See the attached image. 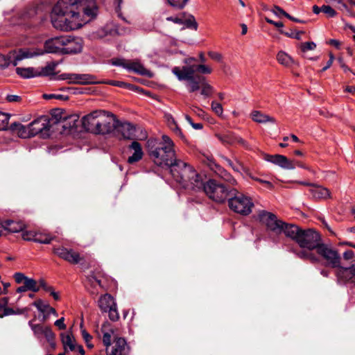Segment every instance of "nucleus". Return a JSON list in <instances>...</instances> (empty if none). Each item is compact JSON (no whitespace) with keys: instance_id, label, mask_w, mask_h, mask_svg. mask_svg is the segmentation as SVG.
I'll return each mask as SVG.
<instances>
[{"instance_id":"nucleus-1","label":"nucleus","mask_w":355,"mask_h":355,"mask_svg":"<svg viewBox=\"0 0 355 355\" xmlns=\"http://www.w3.org/2000/svg\"><path fill=\"white\" fill-rule=\"evenodd\" d=\"M94 0H59L51 13L53 26L60 31L78 29L97 15Z\"/></svg>"},{"instance_id":"nucleus-2","label":"nucleus","mask_w":355,"mask_h":355,"mask_svg":"<svg viewBox=\"0 0 355 355\" xmlns=\"http://www.w3.org/2000/svg\"><path fill=\"white\" fill-rule=\"evenodd\" d=\"M172 72L176 76L179 80H187V86L189 92H194L200 89L201 94L208 97L213 93L214 89L206 80L204 76L196 75V72L201 74H210L212 69L208 65L198 64L191 66H184L182 68L175 67Z\"/></svg>"},{"instance_id":"nucleus-3","label":"nucleus","mask_w":355,"mask_h":355,"mask_svg":"<svg viewBox=\"0 0 355 355\" xmlns=\"http://www.w3.org/2000/svg\"><path fill=\"white\" fill-rule=\"evenodd\" d=\"M162 141L150 138L147 141L146 147L152 161L159 166L171 167L177 161L175 144L167 135H163Z\"/></svg>"},{"instance_id":"nucleus-4","label":"nucleus","mask_w":355,"mask_h":355,"mask_svg":"<svg viewBox=\"0 0 355 355\" xmlns=\"http://www.w3.org/2000/svg\"><path fill=\"white\" fill-rule=\"evenodd\" d=\"M82 123L83 128L88 132L106 135L112 132L115 130L116 119L112 113L98 110L83 116Z\"/></svg>"},{"instance_id":"nucleus-5","label":"nucleus","mask_w":355,"mask_h":355,"mask_svg":"<svg viewBox=\"0 0 355 355\" xmlns=\"http://www.w3.org/2000/svg\"><path fill=\"white\" fill-rule=\"evenodd\" d=\"M170 171L174 180L182 187L195 191L200 190L202 178L191 165L177 159L170 167Z\"/></svg>"},{"instance_id":"nucleus-6","label":"nucleus","mask_w":355,"mask_h":355,"mask_svg":"<svg viewBox=\"0 0 355 355\" xmlns=\"http://www.w3.org/2000/svg\"><path fill=\"white\" fill-rule=\"evenodd\" d=\"M232 191L228 199L230 209L243 216L249 215L254 207L252 199L236 190Z\"/></svg>"},{"instance_id":"nucleus-7","label":"nucleus","mask_w":355,"mask_h":355,"mask_svg":"<svg viewBox=\"0 0 355 355\" xmlns=\"http://www.w3.org/2000/svg\"><path fill=\"white\" fill-rule=\"evenodd\" d=\"M200 189H202L210 199L217 202H223L232 192L228 191L223 184L218 183L214 180H209L205 183L202 182Z\"/></svg>"},{"instance_id":"nucleus-8","label":"nucleus","mask_w":355,"mask_h":355,"mask_svg":"<svg viewBox=\"0 0 355 355\" xmlns=\"http://www.w3.org/2000/svg\"><path fill=\"white\" fill-rule=\"evenodd\" d=\"M43 51L39 49H21L18 52L10 53L8 56L0 54V68L6 67L10 64L16 66L19 60L41 55Z\"/></svg>"},{"instance_id":"nucleus-9","label":"nucleus","mask_w":355,"mask_h":355,"mask_svg":"<svg viewBox=\"0 0 355 355\" xmlns=\"http://www.w3.org/2000/svg\"><path fill=\"white\" fill-rule=\"evenodd\" d=\"M317 254L324 261V265L335 268L340 265L342 257L338 252L331 246L320 243L315 250Z\"/></svg>"},{"instance_id":"nucleus-10","label":"nucleus","mask_w":355,"mask_h":355,"mask_svg":"<svg viewBox=\"0 0 355 355\" xmlns=\"http://www.w3.org/2000/svg\"><path fill=\"white\" fill-rule=\"evenodd\" d=\"M320 234L311 230H302L300 235L297 237L296 243L304 249L309 250H316L320 243Z\"/></svg>"},{"instance_id":"nucleus-11","label":"nucleus","mask_w":355,"mask_h":355,"mask_svg":"<svg viewBox=\"0 0 355 355\" xmlns=\"http://www.w3.org/2000/svg\"><path fill=\"white\" fill-rule=\"evenodd\" d=\"M258 217L259 220L267 227L268 230L277 234L282 232L284 222L279 220L275 214L261 210L259 212Z\"/></svg>"},{"instance_id":"nucleus-12","label":"nucleus","mask_w":355,"mask_h":355,"mask_svg":"<svg viewBox=\"0 0 355 355\" xmlns=\"http://www.w3.org/2000/svg\"><path fill=\"white\" fill-rule=\"evenodd\" d=\"M53 252L71 264H77L83 259L78 252L63 246L54 247Z\"/></svg>"},{"instance_id":"nucleus-13","label":"nucleus","mask_w":355,"mask_h":355,"mask_svg":"<svg viewBox=\"0 0 355 355\" xmlns=\"http://www.w3.org/2000/svg\"><path fill=\"white\" fill-rule=\"evenodd\" d=\"M202 162L216 175L229 182L232 184H236V180L233 178L223 167L218 164L212 156H205Z\"/></svg>"},{"instance_id":"nucleus-14","label":"nucleus","mask_w":355,"mask_h":355,"mask_svg":"<svg viewBox=\"0 0 355 355\" xmlns=\"http://www.w3.org/2000/svg\"><path fill=\"white\" fill-rule=\"evenodd\" d=\"M28 325L37 338H40L42 336H44L49 344L53 348L55 347V334L49 327L44 326L40 324H33V320L28 322Z\"/></svg>"},{"instance_id":"nucleus-15","label":"nucleus","mask_w":355,"mask_h":355,"mask_svg":"<svg viewBox=\"0 0 355 355\" xmlns=\"http://www.w3.org/2000/svg\"><path fill=\"white\" fill-rule=\"evenodd\" d=\"M59 79L67 80L70 84L87 85L96 83L94 77L89 74L62 73Z\"/></svg>"},{"instance_id":"nucleus-16","label":"nucleus","mask_w":355,"mask_h":355,"mask_svg":"<svg viewBox=\"0 0 355 355\" xmlns=\"http://www.w3.org/2000/svg\"><path fill=\"white\" fill-rule=\"evenodd\" d=\"M214 136L225 146L234 145L237 143L245 148H248V144L241 137L236 136L234 132H216Z\"/></svg>"},{"instance_id":"nucleus-17","label":"nucleus","mask_w":355,"mask_h":355,"mask_svg":"<svg viewBox=\"0 0 355 355\" xmlns=\"http://www.w3.org/2000/svg\"><path fill=\"white\" fill-rule=\"evenodd\" d=\"M62 54H73L80 53L83 49V41L79 37L64 36Z\"/></svg>"},{"instance_id":"nucleus-18","label":"nucleus","mask_w":355,"mask_h":355,"mask_svg":"<svg viewBox=\"0 0 355 355\" xmlns=\"http://www.w3.org/2000/svg\"><path fill=\"white\" fill-rule=\"evenodd\" d=\"M166 19L179 25H185L187 28H193L195 31L198 29V23L191 15H187L186 13L182 12L175 16L166 17Z\"/></svg>"},{"instance_id":"nucleus-19","label":"nucleus","mask_w":355,"mask_h":355,"mask_svg":"<svg viewBox=\"0 0 355 355\" xmlns=\"http://www.w3.org/2000/svg\"><path fill=\"white\" fill-rule=\"evenodd\" d=\"M64 36H60L53 37L48 40L44 43V50L38 49L39 50H42L43 53H62V49L64 48ZM36 50L37 49H34ZM42 53V55H43Z\"/></svg>"},{"instance_id":"nucleus-20","label":"nucleus","mask_w":355,"mask_h":355,"mask_svg":"<svg viewBox=\"0 0 355 355\" xmlns=\"http://www.w3.org/2000/svg\"><path fill=\"white\" fill-rule=\"evenodd\" d=\"M31 130L32 135L34 137L39 133H46L49 131L51 125L48 116H41L28 124Z\"/></svg>"},{"instance_id":"nucleus-21","label":"nucleus","mask_w":355,"mask_h":355,"mask_svg":"<svg viewBox=\"0 0 355 355\" xmlns=\"http://www.w3.org/2000/svg\"><path fill=\"white\" fill-rule=\"evenodd\" d=\"M107 355H128L129 347L123 338H116L111 347L106 348Z\"/></svg>"},{"instance_id":"nucleus-22","label":"nucleus","mask_w":355,"mask_h":355,"mask_svg":"<svg viewBox=\"0 0 355 355\" xmlns=\"http://www.w3.org/2000/svg\"><path fill=\"white\" fill-rule=\"evenodd\" d=\"M115 130L120 138L124 139H132L135 136V129L130 123H119L116 120Z\"/></svg>"},{"instance_id":"nucleus-23","label":"nucleus","mask_w":355,"mask_h":355,"mask_svg":"<svg viewBox=\"0 0 355 355\" xmlns=\"http://www.w3.org/2000/svg\"><path fill=\"white\" fill-rule=\"evenodd\" d=\"M312 198L316 200H327L331 198L330 191L325 187L319 185H311L309 189Z\"/></svg>"},{"instance_id":"nucleus-24","label":"nucleus","mask_w":355,"mask_h":355,"mask_svg":"<svg viewBox=\"0 0 355 355\" xmlns=\"http://www.w3.org/2000/svg\"><path fill=\"white\" fill-rule=\"evenodd\" d=\"M129 148L134 150V153L128 159V162L129 164H134L142 159L144 153L141 148V146L138 141H133L130 145Z\"/></svg>"},{"instance_id":"nucleus-25","label":"nucleus","mask_w":355,"mask_h":355,"mask_svg":"<svg viewBox=\"0 0 355 355\" xmlns=\"http://www.w3.org/2000/svg\"><path fill=\"white\" fill-rule=\"evenodd\" d=\"M127 70L134 71L139 75L152 76V73L137 61L128 60Z\"/></svg>"},{"instance_id":"nucleus-26","label":"nucleus","mask_w":355,"mask_h":355,"mask_svg":"<svg viewBox=\"0 0 355 355\" xmlns=\"http://www.w3.org/2000/svg\"><path fill=\"white\" fill-rule=\"evenodd\" d=\"M282 227V232H284L287 237L291 238L292 240L296 242L297 237L300 235L302 229H300L297 225L293 224H287L284 222Z\"/></svg>"},{"instance_id":"nucleus-27","label":"nucleus","mask_w":355,"mask_h":355,"mask_svg":"<svg viewBox=\"0 0 355 355\" xmlns=\"http://www.w3.org/2000/svg\"><path fill=\"white\" fill-rule=\"evenodd\" d=\"M98 304L100 309L103 312H107L109 309L116 304L112 296L107 293L101 296Z\"/></svg>"},{"instance_id":"nucleus-28","label":"nucleus","mask_w":355,"mask_h":355,"mask_svg":"<svg viewBox=\"0 0 355 355\" xmlns=\"http://www.w3.org/2000/svg\"><path fill=\"white\" fill-rule=\"evenodd\" d=\"M251 119L256 123H275V119L265 114L260 111L254 110L250 114Z\"/></svg>"},{"instance_id":"nucleus-29","label":"nucleus","mask_w":355,"mask_h":355,"mask_svg":"<svg viewBox=\"0 0 355 355\" xmlns=\"http://www.w3.org/2000/svg\"><path fill=\"white\" fill-rule=\"evenodd\" d=\"M11 128L15 131L18 136L21 138H29L33 137L32 135L31 130H30L29 125L25 126L19 123H15L12 124Z\"/></svg>"},{"instance_id":"nucleus-30","label":"nucleus","mask_w":355,"mask_h":355,"mask_svg":"<svg viewBox=\"0 0 355 355\" xmlns=\"http://www.w3.org/2000/svg\"><path fill=\"white\" fill-rule=\"evenodd\" d=\"M58 65V62H50L44 67H37L38 76H55V70Z\"/></svg>"},{"instance_id":"nucleus-31","label":"nucleus","mask_w":355,"mask_h":355,"mask_svg":"<svg viewBox=\"0 0 355 355\" xmlns=\"http://www.w3.org/2000/svg\"><path fill=\"white\" fill-rule=\"evenodd\" d=\"M337 3L339 10L346 12L349 16L355 17V14L351 9V6H355V0H337Z\"/></svg>"},{"instance_id":"nucleus-32","label":"nucleus","mask_w":355,"mask_h":355,"mask_svg":"<svg viewBox=\"0 0 355 355\" xmlns=\"http://www.w3.org/2000/svg\"><path fill=\"white\" fill-rule=\"evenodd\" d=\"M103 276L101 272H98L96 274L92 272L87 277V286L92 295H96L98 294V290H95V282L97 281L98 277Z\"/></svg>"},{"instance_id":"nucleus-33","label":"nucleus","mask_w":355,"mask_h":355,"mask_svg":"<svg viewBox=\"0 0 355 355\" xmlns=\"http://www.w3.org/2000/svg\"><path fill=\"white\" fill-rule=\"evenodd\" d=\"M16 73L24 78H30L38 76V71L37 68L34 67H17Z\"/></svg>"},{"instance_id":"nucleus-34","label":"nucleus","mask_w":355,"mask_h":355,"mask_svg":"<svg viewBox=\"0 0 355 355\" xmlns=\"http://www.w3.org/2000/svg\"><path fill=\"white\" fill-rule=\"evenodd\" d=\"M2 227L10 232L16 233L22 231L24 225L20 222L8 220L5 222Z\"/></svg>"},{"instance_id":"nucleus-35","label":"nucleus","mask_w":355,"mask_h":355,"mask_svg":"<svg viewBox=\"0 0 355 355\" xmlns=\"http://www.w3.org/2000/svg\"><path fill=\"white\" fill-rule=\"evenodd\" d=\"M297 256L304 259L309 260L313 263H316L320 261V258L316 256L312 250H303L297 253Z\"/></svg>"},{"instance_id":"nucleus-36","label":"nucleus","mask_w":355,"mask_h":355,"mask_svg":"<svg viewBox=\"0 0 355 355\" xmlns=\"http://www.w3.org/2000/svg\"><path fill=\"white\" fill-rule=\"evenodd\" d=\"M277 60L279 64L285 67H291L294 63L293 58L284 51H279L277 53Z\"/></svg>"},{"instance_id":"nucleus-37","label":"nucleus","mask_w":355,"mask_h":355,"mask_svg":"<svg viewBox=\"0 0 355 355\" xmlns=\"http://www.w3.org/2000/svg\"><path fill=\"white\" fill-rule=\"evenodd\" d=\"M62 342L65 351H73L76 349L75 340L70 334L62 336Z\"/></svg>"},{"instance_id":"nucleus-38","label":"nucleus","mask_w":355,"mask_h":355,"mask_svg":"<svg viewBox=\"0 0 355 355\" xmlns=\"http://www.w3.org/2000/svg\"><path fill=\"white\" fill-rule=\"evenodd\" d=\"M53 239V237H52L48 234L36 232L35 237V242L36 243L49 244Z\"/></svg>"},{"instance_id":"nucleus-39","label":"nucleus","mask_w":355,"mask_h":355,"mask_svg":"<svg viewBox=\"0 0 355 355\" xmlns=\"http://www.w3.org/2000/svg\"><path fill=\"white\" fill-rule=\"evenodd\" d=\"M27 311L26 309H13L9 307H4L3 312L0 313V318H3L5 316L10 315H21L24 314Z\"/></svg>"},{"instance_id":"nucleus-40","label":"nucleus","mask_w":355,"mask_h":355,"mask_svg":"<svg viewBox=\"0 0 355 355\" xmlns=\"http://www.w3.org/2000/svg\"><path fill=\"white\" fill-rule=\"evenodd\" d=\"M342 262L345 263L347 266L349 264H355V254L352 250H348L343 253Z\"/></svg>"},{"instance_id":"nucleus-41","label":"nucleus","mask_w":355,"mask_h":355,"mask_svg":"<svg viewBox=\"0 0 355 355\" xmlns=\"http://www.w3.org/2000/svg\"><path fill=\"white\" fill-rule=\"evenodd\" d=\"M282 159H280L279 166L287 170H293L295 168L294 160L288 159L286 156L282 155Z\"/></svg>"},{"instance_id":"nucleus-42","label":"nucleus","mask_w":355,"mask_h":355,"mask_svg":"<svg viewBox=\"0 0 355 355\" xmlns=\"http://www.w3.org/2000/svg\"><path fill=\"white\" fill-rule=\"evenodd\" d=\"M24 284L26 286V288L28 289V291L37 292L40 290V286L37 285V282L32 278L27 277L24 282Z\"/></svg>"},{"instance_id":"nucleus-43","label":"nucleus","mask_w":355,"mask_h":355,"mask_svg":"<svg viewBox=\"0 0 355 355\" xmlns=\"http://www.w3.org/2000/svg\"><path fill=\"white\" fill-rule=\"evenodd\" d=\"M263 158L266 161L271 162L274 164L278 165L280 162V159H283L282 155H268L265 154Z\"/></svg>"},{"instance_id":"nucleus-44","label":"nucleus","mask_w":355,"mask_h":355,"mask_svg":"<svg viewBox=\"0 0 355 355\" xmlns=\"http://www.w3.org/2000/svg\"><path fill=\"white\" fill-rule=\"evenodd\" d=\"M263 158L266 161L271 162L274 164L278 165L280 162V159H283L282 155H268L265 154Z\"/></svg>"},{"instance_id":"nucleus-45","label":"nucleus","mask_w":355,"mask_h":355,"mask_svg":"<svg viewBox=\"0 0 355 355\" xmlns=\"http://www.w3.org/2000/svg\"><path fill=\"white\" fill-rule=\"evenodd\" d=\"M223 159L236 172L240 173L242 169H243V165L238 161L236 163H233L230 159L226 157L223 156Z\"/></svg>"},{"instance_id":"nucleus-46","label":"nucleus","mask_w":355,"mask_h":355,"mask_svg":"<svg viewBox=\"0 0 355 355\" xmlns=\"http://www.w3.org/2000/svg\"><path fill=\"white\" fill-rule=\"evenodd\" d=\"M189 0H167L168 4L177 9H182L187 5Z\"/></svg>"},{"instance_id":"nucleus-47","label":"nucleus","mask_w":355,"mask_h":355,"mask_svg":"<svg viewBox=\"0 0 355 355\" xmlns=\"http://www.w3.org/2000/svg\"><path fill=\"white\" fill-rule=\"evenodd\" d=\"M322 12L325 14L328 17H334L337 15V12L329 5L322 6Z\"/></svg>"},{"instance_id":"nucleus-48","label":"nucleus","mask_w":355,"mask_h":355,"mask_svg":"<svg viewBox=\"0 0 355 355\" xmlns=\"http://www.w3.org/2000/svg\"><path fill=\"white\" fill-rule=\"evenodd\" d=\"M212 111L218 116L222 117L223 114V108L220 103L216 101H212L211 104Z\"/></svg>"},{"instance_id":"nucleus-49","label":"nucleus","mask_w":355,"mask_h":355,"mask_svg":"<svg viewBox=\"0 0 355 355\" xmlns=\"http://www.w3.org/2000/svg\"><path fill=\"white\" fill-rule=\"evenodd\" d=\"M315 48L316 44L313 42H303L300 44V49L303 53H305L308 51H313Z\"/></svg>"},{"instance_id":"nucleus-50","label":"nucleus","mask_w":355,"mask_h":355,"mask_svg":"<svg viewBox=\"0 0 355 355\" xmlns=\"http://www.w3.org/2000/svg\"><path fill=\"white\" fill-rule=\"evenodd\" d=\"M43 98L46 100H51L55 98L60 101H66L68 99L67 96H64L63 94H43Z\"/></svg>"},{"instance_id":"nucleus-51","label":"nucleus","mask_w":355,"mask_h":355,"mask_svg":"<svg viewBox=\"0 0 355 355\" xmlns=\"http://www.w3.org/2000/svg\"><path fill=\"white\" fill-rule=\"evenodd\" d=\"M9 118L8 114L0 112V130L6 129Z\"/></svg>"},{"instance_id":"nucleus-52","label":"nucleus","mask_w":355,"mask_h":355,"mask_svg":"<svg viewBox=\"0 0 355 355\" xmlns=\"http://www.w3.org/2000/svg\"><path fill=\"white\" fill-rule=\"evenodd\" d=\"M109 318L112 321H117L119 319V314L116 309V304L107 310Z\"/></svg>"},{"instance_id":"nucleus-53","label":"nucleus","mask_w":355,"mask_h":355,"mask_svg":"<svg viewBox=\"0 0 355 355\" xmlns=\"http://www.w3.org/2000/svg\"><path fill=\"white\" fill-rule=\"evenodd\" d=\"M165 119L167 121L168 125L172 130L175 131H180L176 124L175 119L171 114H165Z\"/></svg>"},{"instance_id":"nucleus-54","label":"nucleus","mask_w":355,"mask_h":355,"mask_svg":"<svg viewBox=\"0 0 355 355\" xmlns=\"http://www.w3.org/2000/svg\"><path fill=\"white\" fill-rule=\"evenodd\" d=\"M111 63L114 66L122 67L123 68L127 69L128 60L123 58H114L111 60Z\"/></svg>"},{"instance_id":"nucleus-55","label":"nucleus","mask_w":355,"mask_h":355,"mask_svg":"<svg viewBox=\"0 0 355 355\" xmlns=\"http://www.w3.org/2000/svg\"><path fill=\"white\" fill-rule=\"evenodd\" d=\"M35 234H36L35 231H33V230L26 231L22 233V238L25 241L35 242Z\"/></svg>"},{"instance_id":"nucleus-56","label":"nucleus","mask_w":355,"mask_h":355,"mask_svg":"<svg viewBox=\"0 0 355 355\" xmlns=\"http://www.w3.org/2000/svg\"><path fill=\"white\" fill-rule=\"evenodd\" d=\"M112 336L111 334L108 332H105L103 334V343L104 345L107 347H111L112 343H111Z\"/></svg>"},{"instance_id":"nucleus-57","label":"nucleus","mask_w":355,"mask_h":355,"mask_svg":"<svg viewBox=\"0 0 355 355\" xmlns=\"http://www.w3.org/2000/svg\"><path fill=\"white\" fill-rule=\"evenodd\" d=\"M272 12L277 16L280 17L283 15L287 18L288 14L282 8L278 6H275L272 9Z\"/></svg>"},{"instance_id":"nucleus-58","label":"nucleus","mask_w":355,"mask_h":355,"mask_svg":"<svg viewBox=\"0 0 355 355\" xmlns=\"http://www.w3.org/2000/svg\"><path fill=\"white\" fill-rule=\"evenodd\" d=\"M252 179L254 180L255 181L262 184L264 187H266L267 189H268L270 190H272L274 188L273 184L269 181L262 180V179L258 178H252Z\"/></svg>"},{"instance_id":"nucleus-59","label":"nucleus","mask_w":355,"mask_h":355,"mask_svg":"<svg viewBox=\"0 0 355 355\" xmlns=\"http://www.w3.org/2000/svg\"><path fill=\"white\" fill-rule=\"evenodd\" d=\"M26 277H27L25 276L24 274L21 272H16L14 275L15 280L17 284L24 283Z\"/></svg>"},{"instance_id":"nucleus-60","label":"nucleus","mask_w":355,"mask_h":355,"mask_svg":"<svg viewBox=\"0 0 355 355\" xmlns=\"http://www.w3.org/2000/svg\"><path fill=\"white\" fill-rule=\"evenodd\" d=\"M81 328V334L82 336L85 341L86 343H88V342H90L92 337V336L83 327V325H80Z\"/></svg>"},{"instance_id":"nucleus-61","label":"nucleus","mask_w":355,"mask_h":355,"mask_svg":"<svg viewBox=\"0 0 355 355\" xmlns=\"http://www.w3.org/2000/svg\"><path fill=\"white\" fill-rule=\"evenodd\" d=\"M33 304L42 313H44L46 311H47L48 308L46 306H46L47 304H43L42 300H37Z\"/></svg>"},{"instance_id":"nucleus-62","label":"nucleus","mask_w":355,"mask_h":355,"mask_svg":"<svg viewBox=\"0 0 355 355\" xmlns=\"http://www.w3.org/2000/svg\"><path fill=\"white\" fill-rule=\"evenodd\" d=\"M208 55L213 60H216L218 62H220L222 60V55L219 53L210 51L208 53Z\"/></svg>"},{"instance_id":"nucleus-63","label":"nucleus","mask_w":355,"mask_h":355,"mask_svg":"<svg viewBox=\"0 0 355 355\" xmlns=\"http://www.w3.org/2000/svg\"><path fill=\"white\" fill-rule=\"evenodd\" d=\"M64 318H61L55 322V325L58 327L60 329H65L66 325L64 324Z\"/></svg>"},{"instance_id":"nucleus-64","label":"nucleus","mask_w":355,"mask_h":355,"mask_svg":"<svg viewBox=\"0 0 355 355\" xmlns=\"http://www.w3.org/2000/svg\"><path fill=\"white\" fill-rule=\"evenodd\" d=\"M106 83L112 86H116L122 88L123 85H125V82L123 81L109 80Z\"/></svg>"}]
</instances>
